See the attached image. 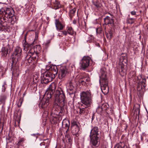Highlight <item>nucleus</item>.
<instances>
[{"label": "nucleus", "instance_id": "nucleus-1", "mask_svg": "<svg viewBox=\"0 0 148 148\" xmlns=\"http://www.w3.org/2000/svg\"><path fill=\"white\" fill-rule=\"evenodd\" d=\"M0 14H1L3 19L1 21L2 22H7L9 23V19H10L11 24H13L16 21V19L14 15V11L11 8L6 7L3 8L0 10Z\"/></svg>", "mask_w": 148, "mask_h": 148}, {"label": "nucleus", "instance_id": "nucleus-2", "mask_svg": "<svg viewBox=\"0 0 148 148\" xmlns=\"http://www.w3.org/2000/svg\"><path fill=\"white\" fill-rule=\"evenodd\" d=\"M56 85L53 83H52L47 88L44 97L41 100L40 106L42 108L47 107L49 104V99L51 97L52 95L55 92Z\"/></svg>", "mask_w": 148, "mask_h": 148}, {"label": "nucleus", "instance_id": "nucleus-3", "mask_svg": "<svg viewBox=\"0 0 148 148\" xmlns=\"http://www.w3.org/2000/svg\"><path fill=\"white\" fill-rule=\"evenodd\" d=\"M65 96L62 91L57 90L55 96V101L53 108H57L59 106L61 107L65 104Z\"/></svg>", "mask_w": 148, "mask_h": 148}, {"label": "nucleus", "instance_id": "nucleus-4", "mask_svg": "<svg viewBox=\"0 0 148 148\" xmlns=\"http://www.w3.org/2000/svg\"><path fill=\"white\" fill-rule=\"evenodd\" d=\"M80 99L82 104V106H85L86 107H90L92 103L91 92L90 91L82 92L80 94Z\"/></svg>", "mask_w": 148, "mask_h": 148}, {"label": "nucleus", "instance_id": "nucleus-5", "mask_svg": "<svg viewBox=\"0 0 148 148\" xmlns=\"http://www.w3.org/2000/svg\"><path fill=\"white\" fill-rule=\"evenodd\" d=\"M41 83L42 84H47L52 81L55 77V74L49 72H45L42 75Z\"/></svg>", "mask_w": 148, "mask_h": 148}, {"label": "nucleus", "instance_id": "nucleus-6", "mask_svg": "<svg viewBox=\"0 0 148 148\" xmlns=\"http://www.w3.org/2000/svg\"><path fill=\"white\" fill-rule=\"evenodd\" d=\"M22 49L19 47H16L12 54V61L13 62H17L20 60L22 58Z\"/></svg>", "mask_w": 148, "mask_h": 148}, {"label": "nucleus", "instance_id": "nucleus-7", "mask_svg": "<svg viewBox=\"0 0 148 148\" xmlns=\"http://www.w3.org/2000/svg\"><path fill=\"white\" fill-rule=\"evenodd\" d=\"M90 58L88 56H84L80 61L81 68L84 70L89 65Z\"/></svg>", "mask_w": 148, "mask_h": 148}, {"label": "nucleus", "instance_id": "nucleus-8", "mask_svg": "<svg viewBox=\"0 0 148 148\" xmlns=\"http://www.w3.org/2000/svg\"><path fill=\"white\" fill-rule=\"evenodd\" d=\"M101 88L103 93L104 95L107 94L109 92V87L108 81H102V85L101 86Z\"/></svg>", "mask_w": 148, "mask_h": 148}, {"label": "nucleus", "instance_id": "nucleus-9", "mask_svg": "<svg viewBox=\"0 0 148 148\" xmlns=\"http://www.w3.org/2000/svg\"><path fill=\"white\" fill-rule=\"evenodd\" d=\"M76 82V81L73 77L67 84L66 87L67 90L70 91L73 90L75 88L74 85Z\"/></svg>", "mask_w": 148, "mask_h": 148}, {"label": "nucleus", "instance_id": "nucleus-10", "mask_svg": "<svg viewBox=\"0 0 148 148\" xmlns=\"http://www.w3.org/2000/svg\"><path fill=\"white\" fill-rule=\"evenodd\" d=\"M90 143L92 146L97 147L99 145V136H90Z\"/></svg>", "mask_w": 148, "mask_h": 148}, {"label": "nucleus", "instance_id": "nucleus-11", "mask_svg": "<svg viewBox=\"0 0 148 148\" xmlns=\"http://www.w3.org/2000/svg\"><path fill=\"white\" fill-rule=\"evenodd\" d=\"M71 132L73 135H77L79 131V127L76 123L74 122L72 123L71 126Z\"/></svg>", "mask_w": 148, "mask_h": 148}, {"label": "nucleus", "instance_id": "nucleus-12", "mask_svg": "<svg viewBox=\"0 0 148 148\" xmlns=\"http://www.w3.org/2000/svg\"><path fill=\"white\" fill-rule=\"evenodd\" d=\"M62 125L64 126H65L63 127V128L66 130L65 134V136L66 137H67V138L69 139V135L67 133V132L69 130L70 126V123L69 121L66 119L63 120L62 122Z\"/></svg>", "mask_w": 148, "mask_h": 148}, {"label": "nucleus", "instance_id": "nucleus-13", "mask_svg": "<svg viewBox=\"0 0 148 148\" xmlns=\"http://www.w3.org/2000/svg\"><path fill=\"white\" fill-rule=\"evenodd\" d=\"M10 52V49L8 46L5 47H3L1 49V55L6 57L9 56V53Z\"/></svg>", "mask_w": 148, "mask_h": 148}, {"label": "nucleus", "instance_id": "nucleus-14", "mask_svg": "<svg viewBox=\"0 0 148 148\" xmlns=\"http://www.w3.org/2000/svg\"><path fill=\"white\" fill-rule=\"evenodd\" d=\"M83 107L79 108V114L83 116H85L87 114L88 112V109L90 107H86V106H82Z\"/></svg>", "mask_w": 148, "mask_h": 148}, {"label": "nucleus", "instance_id": "nucleus-15", "mask_svg": "<svg viewBox=\"0 0 148 148\" xmlns=\"http://www.w3.org/2000/svg\"><path fill=\"white\" fill-rule=\"evenodd\" d=\"M76 82L78 81L79 84L80 85H85L86 83V79L82 75H78L76 79H75Z\"/></svg>", "mask_w": 148, "mask_h": 148}, {"label": "nucleus", "instance_id": "nucleus-16", "mask_svg": "<svg viewBox=\"0 0 148 148\" xmlns=\"http://www.w3.org/2000/svg\"><path fill=\"white\" fill-rule=\"evenodd\" d=\"M104 24L106 25H108L109 26H112L113 25V21L112 17L106 16L104 18Z\"/></svg>", "mask_w": 148, "mask_h": 148}, {"label": "nucleus", "instance_id": "nucleus-17", "mask_svg": "<svg viewBox=\"0 0 148 148\" xmlns=\"http://www.w3.org/2000/svg\"><path fill=\"white\" fill-rule=\"evenodd\" d=\"M3 19V17L1 15V14H0V30L3 31L4 29L6 28V26L8 25L7 22H4V21L2 22L1 20Z\"/></svg>", "mask_w": 148, "mask_h": 148}, {"label": "nucleus", "instance_id": "nucleus-18", "mask_svg": "<svg viewBox=\"0 0 148 148\" xmlns=\"http://www.w3.org/2000/svg\"><path fill=\"white\" fill-rule=\"evenodd\" d=\"M99 129L97 127H94L91 130L90 136H98Z\"/></svg>", "mask_w": 148, "mask_h": 148}, {"label": "nucleus", "instance_id": "nucleus-19", "mask_svg": "<svg viewBox=\"0 0 148 148\" xmlns=\"http://www.w3.org/2000/svg\"><path fill=\"white\" fill-rule=\"evenodd\" d=\"M55 24L56 29L57 30H62L65 26L64 24L61 23L57 19L55 20Z\"/></svg>", "mask_w": 148, "mask_h": 148}, {"label": "nucleus", "instance_id": "nucleus-20", "mask_svg": "<svg viewBox=\"0 0 148 148\" xmlns=\"http://www.w3.org/2000/svg\"><path fill=\"white\" fill-rule=\"evenodd\" d=\"M67 73V71L65 69H61L58 75L59 78L60 79H62L64 78Z\"/></svg>", "mask_w": 148, "mask_h": 148}, {"label": "nucleus", "instance_id": "nucleus-21", "mask_svg": "<svg viewBox=\"0 0 148 148\" xmlns=\"http://www.w3.org/2000/svg\"><path fill=\"white\" fill-rule=\"evenodd\" d=\"M100 79L102 81H105V80L107 81V77L106 75V72L103 70L101 69L100 70Z\"/></svg>", "mask_w": 148, "mask_h": 148}, {"label": "nucleus", "instance_id": "nucleus-22", "mask_svg": "<svg viewBox=\"0 0 148 148\" xmlns=\"http://www.w3.org/2000/svg\"><path fill=\"white\" fill-rule=\"evenodd\" d=\"M23 46L24 47L23 50L26 51L29 49V45L27 42L25 40H24L23 42Z\"/></svg>", "mask_w": 148, "mask_h": 148}, {"label": "nucleus", "instance_id": "nucleus-23", "mask_svg": "<svg viewBox=\"0 0 148 148\" xmlns=\"http://www.w3.org/2000/svg\"><path fill=\"white\" fill-rule=\"evenodd\" d=\"M66 30L68 34L71 35L73 34L74 31L71 27L67 26L66 28Z\"/></svg>", "mask_w": 148, "mask_h": 148}, {"label": "nucleus", "instance_id": "nucleus-24", "mask_svg": "<svg viewBox=\"0 0 148 148\" xmlns=\"http://www.w3.org/2000/svg\"><path fill=\"white\" fill-rule=\"evenodd\" d=\"M6 98V96L4 95H2L0 96V104L4 103Z\"/></svg>", "mask_w": 148, "mask_h": 148}, {"label": "nucleus", "instance_id": "nucleus-25", "mask_svg": "<svg viewBox=\"0 0 148 148\" xmlns=\"http://www.w3.org/2000/svg\"><path fill=\"white\" fill-rule=\"evenodd\" d=\"M140 105L138 104H135L133 107V110H134L136 112H138V113L139 112L140 110Z\"/></svg>", "mask_w": 148, "mask_h": 148}, {"label": "nucleus", "instance_id": "nucleus-26", "mask_svg": "<svg viewBox=\"0 0 148 148\" xmlns=\"http://www.w3.org/2000/svg\"><path fill=\"white\" fill-rule=\"evenodd\" d=\"M61 7V5L59 3L58 1H56L54 4V8H53L55 10Z\"/></svg>", "mask_w": 148, "mask_h": 148}, {"label": "nucleus", "instance_id": "nucleus-27", "mask_svg": "<svg viewBox=\"0 0 148 148\" xmlns=\"http://www.w3.org/2000/svg\"><path fill=\"white\" fill-rule=\"evenodd\" d=\"M105 106V105H103L101 107H98L97 109V112L99 114L101 113L102 111L104 110L103 107H104Z\"/></svg>", "mask_w": 148, "mask_h": 148}, {"label": "nucleus", "instance_id": "nucleus-28", "mask_svg": "<svg viewBox=\"0 0 148 148\" xmlns=\"http://www.w3.org/2000/svg\"><path fill=\"white\" fill-rule=\"evenodd\" d=\"M75 11L76 10L75 9H73L70 10L69 14L71 18L74 15V14L75 12Z\"/></svg>", "mask_w": 148, "mask_h": 148}, {"label": "nucleus", "instance_id": "nucleus-29", "mask_svg": "<svg viewBox=\"0 0 148 148\" xmlns=\"http://www.w3.org/2000/svg\"><path fill=\"white\" fill-rule=\"evenodd\" d=\"M26 59L27 60V61L29 63H31L32 60H33V59L31 57V55H27L26 57Z\"/></svg>", "mask_w": 148, "mask_h": 148}, {"label": "nucleus", "instance_id": "nucleus-30", "mask_svg": "<svg viewBox=\"0 0 148 148\" xmlns=\"http://www.w3.org/2000/svg\"><path fill=\"white\" fill-rule=\"evenodd\" d=\"M35 48L33 49L32 48V49H30V50L29 51L28 53V54L30 55H32L34 54V52H35L34 50Z\"/></svg>", "mask_w": 148, "mask_h": 148}, {"label": "nucleus", "instance_id": "nucleus-31", "mask_svg": "<svg viewBox=\"0 0 148 148\" xmlns=\"http://www.w3.org/2000/svg\"><path fill=\"white\" fill-rule=\"evenodd\" d=\"M25 140L23 138H20L19 139L18 143L19 144H21Z\"/></svg>", "mask_w": 148, "mask_h": 148}, {"label": "nucleus", "instance_id": "nucleus-32", "mask_svg": "<svg viewBox=\"0 0 148 148\" xmlns=\"http://www.w3.org/2000/svg\"><path fill=\"white\" fill-rule=\"evenodd\" d=\"M114 148H122V147L120 144H117L115 145Z\"/></svg>", "mask_w": 148, "mask_h": 148}, {"label": "nucleus", "instance_id": "nucleus-33", "mask_svg": "<svg viewBox=\"0 0 148 148\" xmlns=\"http://www.w3.org/2000/svg\"><path fill=\"white\" fill-rule=\"evenodd\" d=\"M101 31V29L100 28H98L96 29V32L97 33L100 34Z\"/></svg>", "mask_w": 148, "mask_h": 148}, {"label": "nucleus", "instance_id": "nucleus-34", "mask_svg": "<svg viewBox=\"0 0 148 148\" xmlns=\"http://www.w3.org/2000/svg\"><path fill=\"white\" fill-rule=\"evenodd\" d=\"M35 48L38 49V50L40 51L41 49V47L40 45H37L35 46Z\"/></svg>", "mask_w": 148, "mask_h": 148}, {"label": "nucleus", "instance_id": "nucleus-35", "mask_svg": "<svg viewBox=\"0 0 148 148\" xmlns=\"http://www.w3.org/2000/svg\"><path fill=\"white\" fill-rule=\"evenodd\" d=\"M93 4L94 5L97 7H98L99 6V5L98 3L95 2H93Z\"/></svg>", "mask_w": 148, "mask_h": 148}, {"label": "nucleus", "instance_id": "nucleus-36", "mask_svg": "<svg viewBox=\"0 0 148 148\" xmlns=\"http://www.w3.org/2000/svg\"><path fill=\"white\" fill-rule=\"evenodd\" d=\"M61 32H62V33L63 34V35H64L65 36L66 35L68 34L67 31H62Z\"/></svg>", "mask_w": 148, "mask_h": 148}, {"label": "nucleus", "instance_id": "nucleus-37", "mask_svg": "<svg viewBox=\"0 0 148 148\" xmlns=\"http://www.w3.org/2000/svg\"><path fill=\"white\" fill-rule=\"evenodd\" d=\"M131 13L132 15H134L136 14V12L134 11H132L131 12Z\"/></svg>", "mask_w": 148, "mask_h": 148}, {"label": "nucleus", "instance_id": "nucleus-38", "mask_svg": "<svg viewBox=\"0 0 148 148\" xmlns=\"http://www.w3.org/2000/svg\"><path fill=\"white\" fill-rule=\"evenodd\" d=\"M73 24H76L77 23V20L75 19H74L73 20Z\"/></svg>", "mask_w": 148, "mask_h": 148}, {"label": "nucleus", "instance_id": "nucleus-39", "mask_svg": "<svg viewBox=\"0 0 148 148\" xmlns=\"http://www.w3.org/2000/svg\"><path fill=\"white\" fill-rule=\"evenodd\" d=\"M58 36L60 37H62L63 36V34H62V32L60 33H59L58 34Z\"/></svg>", "mask_w": 148, "mask_h": 148}, {"label": "nucleus", "instance_id": "nucleus-40", "mask_svg": "<svg viewBox=\"0 0 148 148\" xmlns=\"http://www.w3.org/2000/svg\"><path fill=\"white\" fill-rule=\"evenodd\" d=\"M85 79H86V81L87 82H88L90 80V79L88 78H86L85 77Z\"/></svg>", "mask_w": 148, "mask_h": 148}, {"label": "nucleus", "instance_id": "nucleus-41", "mask_svg": "<svg viewBox=\"0 0 148 148\" xmlns=\"http://www.w3.org/2000/svg\"><path fill=\"white\" fill-rule=\"evenodd\" d=\"M123 74L124 75H125V74H126V73L125 72H124V71H123Z\"/></svg>", "mask_w": 148, "mask_h": 148}, {"label": "nucleus", "instance_id": "nucleus-42", "mask_svg": "<svg viewBox=\"0 0 148 148\" xmlns=\"http://www.w3.org/2000/svg\"><path fill=\"white\" fill-rule=\"evenodd\" d=\"M48 43H49V42H50V41H49H49H48Z\"/></svg>", "mask_w": 148, "mask_h": 148}, {"label": "nucleus", "instance_id": "nucleus-43", "mask_svg": "<svg viewBox=\"0 0 148 148\" xmlns=\"http://www.w3.org/2000/svg\"><path fill=\"white\" fill-rule=\"evenodd\" d=\"M131 19L132 20V19H133V18H131Z\"/></svg>", "mask_w": 148, "mask_h": 148}]
</instances>
